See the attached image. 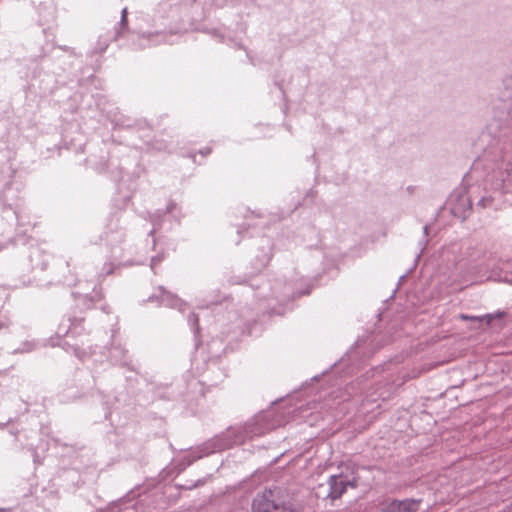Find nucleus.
<instances>
[{
	"label": "nucleus",
	"mask_w": 512,
	"mask_h": 512,
	"mask_svg": "<svg viewBox=\"0 0 512 512\" xmlns=\"http://www.w3.org/2000/svg\"><path fill=\"white\" fill-rule=\"evenodd\" d=\"M483 168L487 171L485 176V194L477 200L478 208H498L496 203L504 193L511 192L512 188V145L503 148L500 158L492 157V153L485 151L472 166L473 171Z\"/></svg>",
	"instance_id": "nucleus-1"
},
{
	"label": "nucleus",
	"mask_w": 512,
	"mask_h": 512,
	"mask_svg": "<svg viewBox=\"0 0 512 512\" xmlns=\"http://www.w3.org/2000/svg\"><path fill=\"white\" fill-rule=\"evenodd\" d=\"M275 427L276 424L272 421V412L260 413L237 430L229 429L227 432L217 435L198 446L196 451L191 453L193 455L192 461L229 449L234 445L242 444L254 437L262 436Z\"/></svg>",
	"instance_id": "nucleus-2"
},
{
	"label": "nucleus",
	"mask_w": 512,
	"mask_h": 512,
	"mask_svg": "<svg viewBox=\"0 0 512 512\" xmlns=\"http://www.w3.org/2000/svg\"><path fill=\"white\" fill-rule=\"evenodd\" d=\"M56 343L67 353L84 361L95 353L89 339V331L84 326V318L73 315L64 316L56 330Z\"/></svg>",
	"instance_id": "nucleus-3"
},
{
	"label": "nucleus",
	"mask_w": 512,
	"mask_h": 512,
	"mask_svg": "<svg viewBox=\"0 0 512 512\" xmlns=\"http://www.w3.org/2000/svg\"><path fill=\"white\" fill-rule=\"evenodd\" d=\"M282 488L274 486L258 493L252 502L253 512H292Z\"/></svg>",
	"instance_id": "nucleus-4"
},
{
	"label": "nucleus",
	"mask_w": 512,
	"mask_h": 512,
	"mask_svg": "<svg viewBox=\"0 0 512 512\" xmlns=\"http://www.w3.org/2000/svg\"><path fill=\"white\" fill-rule=\"evenodd\" d=\"M117 267L118 265L115 262L111 260L106 261L97 275L98 285L93 287L91 293H83L79 290L73 291L72 296L76 305L83 309H92L96 307L97 303L102 302L104 300V292L101 283L106 276L113 274Z\"/></svg>",
	"instance_id": "nucleus-5"
},
{
	"label": "nucleus",
	"mask_w": 512,
	"mask_h": 512,
	"mask_svg": "<svg viewBox=\"0 0 512 512\" xmlns=\"http://www.w3.org/2000/svg\"><path fill=\"white\" fill-rule=\"evenodd\" d=\"M474 188L469 191L453 193L450 198V210L451 213L462 220H464L469 211L472 208V204L474 201Z\"/></svg>",
	"instance_id": "nucleus-6"
},
{
	"label": "nucleus",
	"mask_w": 512,
	"mask_h": 512,
	"mask_svg": "<svg viewBox=\"0 0 512 512\" xmlns=\"http://www.w3.org/2000/svg\"><path fill=\"white\" fill-rule=\"evenodd\" d=\"M348 486H354V483L347 476L342 474L332 475L328 479L327 493L324 497L331 500L338 499L343 495Z\"/></svg>",
	"instance_id": "nucleus-7"
},
{
	"label": "nucleus",
	"mask_w": 512,
	"mask_h": 512,
	"mask_svg": "<svg viewBox=\"0 0 512 512\" xmlns=\"http://www.w3.org/2000/svg\"><path fill=\"white\" fill-rule=\"evenodd\" d=\"M125 239V229L119 225V218L114 216L107 225L105 241L112 249Z\"/></svg>",
	"instance_id": "nucleus-8"
},
{
	"label": "nucleus",
	"mask_w": 512,
	"mask_h": 512,
	"mask_svg": "<svg viewBox=\"0 0 512 512\" xmlns=\"http://www.w3.org/2000/svg\"><path fill=\"white\" fill-rule=\"evenodd\" d=\"M149 302H158L161 305L168 307H181V300L171 292L167 291L163 286L157 288V293H154L148 298Z\"/></svg>",
	"instance_id": "nucleus-9"
},
{
	"label": "nucleus",
	"mask_w": 512,
	"mask_h": 512,
	"mask_svg": "<svg viewBox=\"0 0 512 512\" xmlns=\"http://www.w3.org/2000/svg\"><path fill=\"white\" fill-rule=\"evenodd\" d=\"M420 500L416 499H404L391 500L386 504L383 508L384 512H416L418 510V505Z\"/></svg>",
	"instance_id": "nucleus-10"
},
{
	"label": "nucleus",
	"mask_w": 512,
	"mask_h": 512,
	"mask_svg": "<svg viewBox=\"0 0 512 512\" xmlns=\"http://www.w3.org/2000/svg\"><path fill=\"white\" fill-rule=\"evenodd\" d=\"M272 257V244L270 240L264 239L260 248V253L256 255L253 261V268L255 272L262 271L270 262Z\"/></svg>",
	"instance_id": "nucleus-11"
},
{
	"label": "nucleus",
	"mask_w": 512,
	"mask_h": 512,
	"mask_svg": "<svg viewBox=\"0 0 512 512\" xmlns=\"http://www.w3.org/2000/svg\"><path fill=\"white\" fill-rule=\"evenodd\" d=\"M31 262L33 269L39 268L40 270H45L49 263V255L41 252L39 250H35L31 256Z\"/></svg>",
	"instance_id": "nucleus-12"
},
{
	"label": "nucleus",
	"mask_w": 512,
	"mask_h": 512,
	"mask_svg": "<svg viewBox=\"0 0 512 512\" xmlns=\"http://www.w3.org/2000/svg\"><path fill=\"white\" fill-rule=\"evenodd\" d=\"M110 357L116 363H119L123 366H128L130 362L128 361V352L121 346H115L110 351Z\"/></svg>",
	"instance_id": "nucleus-13"
},
{
	"label": "nucleus",
	"mask_w": 512,
	"mask_h": 512,
	"mask_svg": "<svg viewBox=\"0 0 512 512\" xmlns=\"http://www.w3.org/2000/svg\"><path fill=\"white\" fill-rule=\"evenodd\" d=\"M128 10L127 7H124L121 11V19L119 22V26L116 29L115 35L113 37V40H117L123 31H125L128 28V20H127Z\"/></svg>",
	"instance_id": "nucleus-14"
},
{
	"label": "nucleus",
	"mask_w": 512,
	"mask_h": 512,
	"mask_svg": "<svg viewBox=\"0 0 512 512\" xmlns=\"http://www.w3.org/2000/svg\"><path fill=\"white\" fill-rule=\"evenodd\" d=\"M75 279V275L70 270H68V274H63L57 279V281L70 286L75 282Z\"/></svg>",
	"instance_id": "nucleus-15"
},
{
	"label": "nucleus",
	"mask_w": 512,
	"mask_h": 512,
	"mask_svg": "<svg viewBox=\"0 0 512 512\" xmlns=\"http://www.w3.org/2000/svg\"><path fill=\"white\" fill-rule=\"evenodd\" d=\"M460 318L463 319V320H473V321H482L483 319H486L487 323H490L492 318H493V315L492 314H486L484 316L478 317V316H469V315L461 314Z\"/></svg>",
	"instance_id": "nucleus-16"
},
{
	"label": "nucleus",
	"mask_w": 512,
	"mask_h": 512,
	"mask_svg": "<svg viewBox=\"0 0 512 512\" xmlns=\"http://www.w3.org/2000/svg\"><path fill=\"white\" fill-rule=\"evenodd\" d=\"M166 258V253L165 252H161L159 254H157L156 256H153L151 258V269L154 270L155 267L161 262L163 261L164 259Z\"/></svg>",
	"instance_id": "nucleus-17"
},
{
	"label": "nucleus",
	"mask_w": 512,
	"mask_h": 512,
	"mask_svg": "<svg viewBox=\"0 0 512 512\" xmlns=\"http://www.w3.org/2000/svg\"><path fill=\"white\" fill-rule=\"evenodd\" d=\"M188 322L190 323V325L195 328L196 330L199 329V318H198V315H196L195 313H191L188 317Z\"/></svg>",
	"instance_id": "nucleus-18"
},
{
	"label": "nucleus",
	"mask_w": 512,
	"mask_h": 512,
	"mask_svg": "<svg viewBox=\"0 0 512 512\" xmlns=\"http://www.w3.org/2000/svg\"><path fill=\"white\" fill-rule=\"evenodd\" d=\"M108 45L109 43L106 39L102 40L101 38H99L96 47V52L103 53L107 49Z\"/></svg>",
	"instance_id": "nucleus-19"
},
{
	"label": "nucleus",
	"mask_w": 512,
	"mask_h": 512,
	"mask_svg": "<svg viewBox=\"0 0 512 512\" xmlns=\"http://www.w3.org/2000/svg\"><path fill=\"white\" fill-rule=\"evenodd\" d=\"M34 347H35V345L33 343H31V342H24L22 344V347L17 349V350H15V352H21V353L22 352H30V351H32L34 349Z\"/></svg>",
	"instance_id": "nucleus-20"
},
{
	"label": "nucleus",
	"mask_w": 512,
	"mask_h": 512,
	"mask_svg": "<svg viewBox=\"0 0 512 512\" xmlns=\"http://www.w3.org/2000/svg\"><path fill=\"white\" fill-rule=\"evenodd\" d=\"M8 215L6 216V218L10 219V220H17L18 219V214H17V211L12 209L11 207H8L7 209H5V211Z\"/></svg>",
	"instance_id": "nucleus-21"
},
{
	"label": "nucleus",
	"mask_w": 512,
	"mask_h": 512,
	"mask_svg": "<svg viewBox=\"0 0 512 512\" xmlns=\"http://www.w3.org/2000/svg\"><path fill=\"white\" fill-rule=\"evenodd\" d=\"M177 208V205L176 203H169L167 208H166V213H172L175 209Z\"/></svg>",
	"instance_id": "nucleus-22"
},
{
	"label": "nucleus",
	"mask_w": 512,
	"mask_h": 512,
	"mask_svg": "<svg viewBox=\"0 0 512 512\" xmlns=\"http://www.w3.org/2000/svg\"><path fill=\"white\" fill-rule=\"evenodd\" d=\"M210 152H211V149H210V148H207V149H205L204 151H201V153H202V154H205V155L209 154Z\"/></svg>",
	"instance_id": "nucleus-23"
},
{
	"label": "nucleus",
	"mask_w": 512,
	"mask_h": 512,
	"mask_svg": "<svg viewBox=\"0 0 512 512\" xmlns=\"http://www.w3.org/2000/svg\"><path fill=\"white\" fill-rule=\"evenodd\" d=\"M101 309H102L103 311H105V312H108V310H107V309H108V305H106V304H105V305H102V306H101Z\"/></svg>",
	"instance_id": "nucleus-24"
},
{
	"label": "nucleus",
	"mask_w": 512,
	"mask_h": 512,
	"mask_svg": "<svg viewBox=\"0 0 512 512\" xmlns=\"http://www.w3.org/2000/svg\"><path fill=\"white\" fill-rule=\"evenodd\" d=\"M111 254H112V256H113V257H115V258H120V257H121V255H115V253H114V251H113V250L111 251Z\"/></svg>",
	"instance_id": "nucleus-25"
},
{
	"label": "nucleus",
	"mask_w": 512,
	"mask_h": 512,
	"mask_svg": "<svg viewBox=\"0 0 512 512\" xmlns=\"http://www.w3.org/2000/svg\"><path fill=\"white\" fill-rule=\"evenodd\" d=\"M423 230H424V233H427V231H428V227H427V226H424V229H423Z\"/></svg>",
	"instance_id": "nucleus-26"
},
{
	"label": "nucleus",
	"mask_w": 512,
	"mask_h": 512,
	"mask_svg": "<svg viewBox=\"0 0 512 512\" xmlns=\"http://www.w3.org/2000/svg\"><path fill=\"white\" fill-rule=\"evenodd\" d=\"M65 266H66L67 268H69L70 263H69L68 261H66V262H65Z\"/></svg>",
	"instance_id": "nucleus-27"
},
{
	"label": "nucleus",
	"mask_w": 512,
	"mask_h": 512,
	"mask_svg": "<svg viewBox=\"0 0 512 512\" xmlns=\"http://www.w3.org/2000/svg\"><path fill=\"white\" fill-rule=\"evenodd\" d=\"M149 234H150V235H153V234H154V230H151V231L149 232Z\"/></svg>",
	"instance_id": "nucleus-28"
}]
</instances>
